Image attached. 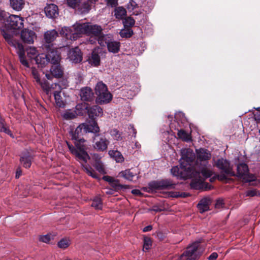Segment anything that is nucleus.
Wrapping results in <instances>:
<instances>
[{"label": "nucleus", "instance_id": "obj_13", "mask_svg": "<svg viewBox=\"0 0 260 260\" xmlns=\"http://www.w3.org/2000/svg\"><path fill=\"white\" fill-rule=\"evenodd\" d=\"M23 18L19 16L11 15L8 18L7 22L10 28L14 29H19L23 27Z\"/></svg>", "mask_w": 260, "mask_h": 260}, {"label": "nucleus", "instance_id": "obj_26", "mask_svg": "<svg viewBox=\"0 0 260 260\" xmlns=\"http://www.w3.org/2000/svg\"><path fill=\"white\" fill-rule=\"evenodd\" d=\"M176 184L170 179H164L154 183V187L159 189H171L175 188Z\"/></svg>", "mask_w": 260, "mask_h": 260}, {"label": "nucleus", "instance_id": "obj_3", "mask_svg": "<svg viewBox=\"0 0 260 260\" xmlns=\"http://www.w3.org/2000/svg\"><path fill=\"white\" fill-rule=\"evenodd\" d=\"M2 35L8 44L16 49L19 61L22 65L25 68H29V63L26 59L23 46L18 41L14 40L12 36L4 30L2 31Z\"/></svg>", "mask_w": 260, "mask_h": 260}, {"label": "nucleus", "instance_id": "obj_49", "mask_svg": "<svg viewBox=\"0 0 260 260\" xmlns=\"http://www.w3.org/2000/svg\"><path fill=\"white\" fill-rule=\"evenodd\" d=\"M152 244L151 239L148 237H145L144 239L143 249L146 250L150 249Z\"/></svg>", "mask_w": 260, "mask_h": 260}, {"label": "nucleus", "instance_id": "obj_25", "mask_svg": "<svg viewBox=\"0 0 260 260\" xmlns=\"http://www.w3.org/2000/svg\"><path fill=\"white\" fill-rule=\"evenodd\" d=\"M119 175L121 177L131 181H136L138 180L139 178V176H137V172L132 169H126L122 171L119 173Z\"/></svg>", "mask_w": 260, "mask_h": 260}, {"label": "nucleus", "instance_id": "obj_19", "mask_svg": "<svg viewBox=\"0 0 260 260\" xmlns=\"http://www.w3.org/2000/svg\"><path fill=\"white\" fill-rule=\"evenodd\" d=\"M36 37L35 32L31 30L24 29L21 32V38L25 43L32 44Z\"/></svg>", "mask_w": 260, "mask_h": 260}, {"label": "nucleus", "instance_id": "obj_61", "mask_svg": "<svg viewBox=\"0 0 260 260\" xmlns=\"http://www.w3.org/2000/svg\"><path fill=\"white\" fill-rule=\"evenodd\" d=\"M5 127V121L4 119L0 116V131Z\"/></svg>", "mask_w": 260, "mask_h": 260}, {"label": "nucleus", "instance_id": "obj_15", "mask_svg": "<svg viewBox=\"0 0 260 260\" xmlns=\"http://www.w3.org/2000/svg\"><path fill=\"white\" fill-rule=\"evenodd\" d=\"M216 167L221 171L226 174L230 175L231 176H234L235 174L232 171V169L230 166V164L229 161L223 158L219 159L217 160L216 163Z\"/></svg>", "mask_w": 260, "mask_h": 260}, {"label": "nucleus", "instance_id": "obj_29", "mask_svg": "<svg viewBox=\"0 0 260 260\" xmlns=\"http://www.w3.org/2000/svg\"><path fill=\"white\" fill-rule=\"evenodd\" d=\"M90 10V5L88 0H80L76 10L81 14H84L88 13Z\"/></svg>", "mask_w": 260, "mask_h": 260}, {"label": "nucleus", "instance_id": "obj_1", "mask_svg": "<svg viewBox=\"0 0 260 260\" xmlns=\"http://www.w3.org/2000/svg\"><path fill=\"white\" fill-rule=\"evenodd\" d=\"M76 145L77 146V148L68 144V147L70 151L76 156L77 159L82 164L84 170L88 175L94 178H97L98 175L95 171L89 165H83V163L86 164L87 160L90 158L88 154L83 148L77 147V144H76Z\"/></svg>", "mask_w": 260, "mask_h": 260}, {"label": "nucleus", "instance_id": "obj_9", "mask_svg": "<svg viewBox=\"0 0 260 260\" xmlns=\"http://www.w3.org/2000/svg\"><path fill=\"white\" fill-rule=\"evenodd\" d=\"M196 154L197 158L196 163L198 164L199 166L197 169L199 168V167L205 166V168H207L208 161L211 157L210 152L206 149L200 148L196 149Z\"/></svg>", "mask_w": 260, "mask_h": 260}, {"label": "nucleus", "instance_id": "obj_2", "mask_svg": "<svg viewBox=\"0 0 260 260\" xmlns=\"http://www.w3.org/2000/svg\"><path fill=\"white\" fill-rule=\"evenodd\" d=\"M193 174L198 173L199 175H195L191 177H188V178H191L192 181L190 186L192 188L195 189H200L204 187V180L211 177L212 175V171L204 167H199L197 170H192Z\"/></svg>", "mask_w": 260, "mask_h": 260}, {"label": "nucleus", "instance_id": "obj_55", "mask_svg": "<svg viewBox=\"0 0 260 260\" xmlns=\"http://www.w3.org/2000/svg\"><path fill=\"white\" fill-rule=\"evenodd\" d=\"M107 5L111 7H115L117 5V0H106Z\"/></svg>", "mask_w": 260, "mask_h": 260}, {"label": "nucleus", "instance_id": "obj_53", "mask_svg": "<svg viewBox=\"0 0 260 260\" xmlns=\"http://www.w3.org/2000/svg\"><path fill=\"white\" fill-rule=\"evenodd\" d=\"M7 18V15L5 11L0 10V23L4 24Z\"/></svg>", "mask_w": 260, "mask_h": 260}, {"label": "nucleus", "instance_id": "obj_60", "mask_svg": "<svg viewBox=\"0 0 260 260\" xmlns=\"http://www.w3.org/2000/svg\"><path fill=\"white\" fill-rule=\"evenodd\" d=\"M129 130H131L133 132V136L134 138L136 137L137 131L136 129L134 128L133 125H130Z\"/></svg>", "mask_w": 260, "mask_h": 260}, {"label": "nucleus", "instance_id": "obj_4", "mask_svg": "<svg viewBox=\"0 0 260 260\" xmlns=\"http://www.w3.org/2000/svg\"><path fill=\"white\" fill-rule=\"evenodd\" d=\"M181 157L180 159L181 167L189 169L197 170L198 164L195 161L196 156L193 150L190 148H184L181 150Z\"/></svg>", "mask_w": 260, "mask_h": 260}, {"label": "nucleus", "instance_id": "obj_39", "mask_svg": "<svg viewBox=\"0 0 260 260\" xmlns=\"http://www.w3.org/2000/svg\"><path fill=\"white\" fill-rule=\"evenodd\" d=\"M126 14V11L124 8L119 7L115 9L114 15L117 19H122Z\"/></svg>", "mask_w": 260, "mask_h": 260}, {"label": "nucleus", "instance_id": "obj_62", "mask_svg": "<svg viewBox=\"0 0 260 260\" xmlns=\"http://www.w3.org/2000/svg\"><path fill=\"white\" fill-rule=\"evenodd\" d=\"M152 229V226L150 225L145 226L143 229V231L144 232H147L150 231Z\"/></svg>", "mask_w": 260, "mask_h": 260}, {"label": "nucleus", "instance_id": "obj_34", "mask_svg": "<svg viewBox=\"0 0 260 260\" xmlns=\"http://www.w3.org/2000/svg\"><path fill=\"white\" fill-rule=\"evenodd\" d=\"M53 95L56 106L59 108H63L65 103L61 96V91H54Z\"/></svg>", "mask_w": 260, "mask_h": 260}, {"label": "nucleus", "instance_id": "obj_32", "mask_svg": "<svg viewBox=\"0 0 260 260\" xmlns=\"http://www.w3.org/2000/svg\"><path fill=\"white\" fill-rule=\"evenodd\" d=\"M35 61L36 63L41 68L45 67L49 62L47 55L44 53L38 55L35 58Z\"/></svg>", "mask_w": 260, "mask_h": 260}, {"label": "nucleus", "instance_id": "obj_7", "mask_svg": "<svg viewBox=\"0 0 260 260\" xmlns=\"http://www.w3.org/2000/svg\"><path fill=\"white\" fill-rule=\"evenodd\" d=\"M171 173L174 176H176L178 178L186 179L188 177L199 175L198 173H194L193 174L192 169L189 168H184L180 166H174L171 169Z\"/></svg>", "mask_w": 260, "mask_h": 260}, {"label": "nucleus", "instance_id": "obj_24", "mask_svg": "<svg viewBox=\"0 0 260 260\" xmlns=\"http://www.w3.org/2000/svg\"><path fill=\"white\" fill-rule=\"evenodd\" d=\"M45 12L48 18H56L58 15V7L55 4H49L45 8Z\"/></svg>", "mask_w": 260, "mask_h": 260}, {"label": "nucleus", "instance_id": "obj_46", "mask_svg": "<svg viewBox=\"0 0 260 260\" xmlns=\"http://www.w3.org/2000/svg\"><path fill=\"white\" fill-rule=\"evenodd\" d=\"M123 23L125 27H132L135 25V21L132 17H128L123 20Z\"/></svg>", "mask_w": 260, "mask_h": 260}, {"label": "nucleus", "instance_id": "obj_63", "mask_svg": "<svg viewBox=\"0 0 260 260\" xmlns=\"http://www.w3.org/2000/svg\"><path fill=\"white\" fill-rule=\"evenodd\" d=\"M132 193L136 195H140L141 194L140 190L139 189H133L132 190Z\"/></svg>", "mask_w": 260, "mask_h": 260}, {"label": "nucleus", "instance_id": "obj_50", "mask_svg": "<svg viewBox=\"0 0 260 260\" xmlns=\"http://www.w3.org/2000/svg\"><path fill=\"white\" fill-rule=\"evenodd\" d=\"M133 34V31L131 29H126L122 30L120 32V36L122 37L129 38Z\"/></svg>", "mask_w": 260, "mask_h": 260}, {"label": "nucleus", "instance_id": "obj_22", "mask_svg": "<svg viewBox=\"0 0 260 260\" xmlns=\"http://www.w3.org/2000/svg\"><path fill=\"white\" fill-rule=\"evenodd\" d=\"M111 40V36L109 35H103L102 32V34L99 36L97 37L96 38H93V39H89V42L90 44H94L95 43L96 41H98V43L101 46H107L109 42Z\"/></svg>", "mask_w": 260, "mask_h": 260}, {"label": "nucleus", "instance_id": "obj_54", "mask_svg": "<svg viewBox=\"0 0 260 260\" xmlns=\"http://www.w3.org/2000/svg\"><path fill=\"white\" fill-rule=\"evenodd\" d=\"M95 168L96 170L101 173H105V169L104 166L101 162H98L95 165Z\"/></svg>", "mask_w": 260, "mask_h": 260}, {"label": "nucleus", "instance_id": "obj_31", "mask_svg": "<svg viewBox=\"0 0 260 260\" xmlns=\"http://www.w3.org/2000/svg\"><path fill=\"white\" fill-rule=\"evenodd\" d=\"M58 36V31L55 29H52L45 32L44 35V38L46 43H51L53 42Z\"/></svg>", "mask_w": 260, "mask_h": 260}, {"label": "nucleus", "instance_id": "obj_12", "mask_svg": "<svg viewBox=\"0 0 260 260\" xmlns=\"http://www.w3.org/2000/svg\"><path fill=\"white\" fill-rule=\"evenodd\" d=\"M83 107L88 117L92 120H94L96 117H101L103 115V109L98 105L90 106L87 104L84 103Z\"/></svg>", "mask_w": 260, "mask_h": 260}, {"label": "nucleus", "instance_id": "obj_30", "mask_svg": "<svg viewBox=\"0 0 260 260\" xmlns=\"http://www.w3.org/2000/svg\"><path fill=\"white\" fill-rule=\"evenodd\" d=\"M211 200L209 198H205L202 199L198 204V208L200 213H203L209 210Z\"/></svg>", "mask_w": 260, "mask_h": 260}, {"label": "nucleus", "instance_id": "obj_33", "mask_svg": "<svg viewBox=\"0 0 260 260\" xmlns=\"http://www.w3.org/2000/svg\"><path fill=\"white\" fill-rule=\"evenodd\" d=\"M108 154L117 162H122L124 161V157L121 153L117 150H110Z\"/></svg>", "mask_w": 260, "mask_h": 260}, {"label": "nucleus", "instance_id": "obj_41", "mask_svg": "<svg viewBox=\"0 0 260 260\" xmlns=\"http://www.w3.org/2000/svg\"><path fill=\"white\" fill-rule=\"evenodd\" d=\"M138 7V6L137 4L133 0H130L129 3L127 5V9L128 10V11L133 12V14L136 15H137L138 14V12L137 11H133Z\"/></svg>", "mask_w": 260, "mask_h": 260}, {"label": "nucleus", "instance_id": "obj_43", "mask_svg": "<svg viewBox=\"0 0 260 260\" xmlns=\"http://www.w3.org/2000/svg\"><path fill=\"white\" fill-rule=\"evenodd\" d=\"M62 116L66 120H71L76 117V114L72 110H68L64 111Z\"/></svg>", "mask_w": 260, "mask_h": 260}, {"label": "nucleus", "instance_id": "obj_40", "mask_svg": "<svg viewBox=\"0 0 260 260\" xmlns=\"http://www.w3.org/2000/svg\"><path fill=\"white\" fill-rule=\"evenodd\" d=\"M177 135L180 139L186 142H189L191 140L190 135L183 129L179 130Z\"/></svg>", "mask_w": 260, "mask_h": 260}, {"label": "nucleus", "instance_id": "obj_38", "mask_svg": "<svg viewBox=\"0 0 260 260\" xmlns=\"http://www.w3.org/2000/svg\"><path fill=\"white\" fill-rule=\"evenodd\" d=\"M89 62L95 67L98 66L100 64V57L95 51L92 52L91 56L89 58Z\"/></svg>", "mask_w": 260, "mask_h": 260}, {"label": "nucleus", "instance_id": "obj_14", "mask_svg": "<svg viewBox=\"0 0 260 260\" xmlns=\"http://www.w3.org/2000/svg\"><path fill=\"white\" fill-rule=\"evenodd\" d=\"M199 243L194 242L190 246L188 247L187 250L181 255V258L183 256L186 257L185 260H197L198 256L196 252L199 247Z\"/></svg>", "mask_w": 260, "mask_h": 260}, {"label": "nucleus", "instance_id": "obj_5", "mask_svg": "<svg viewBox=\"0 0 260 260\" xmlns=\"http://www.w3.org/2000/svg\"><path fill=\"white\" fill-rule=\"evenodd\" d=\"M80 36L82 34H86L90 36V39H93L102 34V28L100 25L92 24L90 23H79L77 27Z\"/></svg>", "mask_w": 260, "mask_h": 260}, {"label": "nucleus", "instance_id": "obj_11", "mask_svg": "<svg viewBox=\"0 0 260 260\" xmlns=\"http://www.w3.org/2000/svg\"><path fill=\"white\" fill-rule=\"evenodd\" d=\"M99 134H95L94 137L93 138V147L94 149L99 151H104L107 149L110 142L104 136H102L99 138Z\"/></svg>", "mask_w": 260, "mask_h": 260}, {"label": "nucleus", "instance_id": "obj_64", "mask_svg": "<svg viewBox=\"0 0 260 260\" xmlns=\"http://www.w3.org/2000/svg\"><path fill=\"white\" fill-rule=\"evenodd\" d=\"M184 113L179 112H178L177 113H176L175 117L176 119H177V117L178 116H180V117L181 116H184Z\"/></svg>", "mask_w": 260, "mask_h": 260}, {"label": "nucleus", "instance_id": "obj_27", "mask_svg": "<svg viewBox=\"0 0 260 260\" xmlns=\"http://www.w3.org/2000/svg\"><path fill=\"white\" fill-rule=\"evenodd\" d=\"M82 124H80L74 131L72 132V139L75 140L77 143H83L85 140L82 138L83 132V128Z\"/></svg>", "mask_w": 260, "mask_h": 260}, {"label": "nucleus", "instance_id": "obj_18", "mask_svg": "<svg viewBox=\"0 0 260 260\" xmlns=\"http://www.w3.org/2000/svg\"><path fill=\"white\" fill-rule=\"evenodd\" d=\"M49 61L53 64L59 63L60 60V52L58 48L50 49L46 54Z\"/></svg>", "mask_w": 260, "mask_h": 260}, {"label": "nucleus", "instance_id": "obj_48", "mask_svg": "<svg viewBox=\"0 0 260 260\" xmlns=\"http://www.w3.org/2000/svg\"><path fill=\"white\" fill-rule=\"evenodd\" d=\"M53 235L51 234H48L45 235H43L40 237L39 240L40 241L45 242L48 243L51 239H53Z\"/></svg>", "mask_w": 260, "mask_h": 260}, {"label": "nucleus", "instance_id": "obj_8", "mask_svg": "<svg viewBox=\"0 0 260 260\" xmlns=\"http://www.w3.org/2000/svg\"><path fill=\"white\" fill-rule=\"evenodd\" d=\"M237 176L242 179L245 182H251L255 180V176L249 173L248 166L245 163H241L237 166Z\"/></svg>", "mask_w": 260, "mask_h": 260}, {"label": "nucleus", "instance_id": "obj_56", "mask_svg": "<svg viewBox=\"0 0 260 260\" xmlns=\"http://www.w3.org/2000/svg\"><path fill=\"white\" fill-rule=\"evenodd\" d=\"M103 179L105 181L108 182L110 184H111L114 181V180H115V179L109 176H103Z\"/></svg>", "mask_w": 260, "mask_h": 260}, {"label": "nucleus", "instance_id": "obj_28", "mask_svg": "<svg viewBox=\"0 0 260 260\" xmlns=\"http://www.w3.org/2000/svg\"><path fill=\"white\" fill-rule=\"evenodd\" d=\"M32 157L27 151L22 153L20 155L21 164L25 168H29L31 165Z\"/></svg>", "mask_w": 260, "mask_h": 260}, {"label": "nucleus", "instance_id": "obj_17", "mask_svg": "<svg viewBox=\"0 0 260 260\" xmlns=\"http://www.w3.org/2000/svg\"><path fill=\"white\" fill-rule=\"evenodd\" d=\"M83 128V133L86 134L88 133H94L95 135L99 134L100 132V127L97 122L93 120L86 123H81Z\"/></svg>", "mask_w": 260, "mask_h": 260}, {"label": "nucleus", "instance_id": "obj_58", "mask_svg": "<svg viewBox=\"0 0 260 260\" xmlns=\"http://www.w3.org/2000/svg\"><path fill=\"white\" fill-rule=\"evenodd\" d=\"M256 195V191L255 190H249L246 192L247 197H254Z\"/></svg>", "mask_w": 260, "mask_h": 260}, {"label": "nucleus", "instance_id": "obj_35", "mask_svg": "<svg viewBox=\"0 0 260 260\" xmlns=\"http://www.w3.org/2000/svg\"><path fill=\"white\" fill-rule=\"evenodd\" d=\"M107 48L109 52L115 53L119 51L120 43L115 41H110L107 45Z\"/></svg>", "mask_w": 260, "mask_h": 260}, {"label": "nucleus", "instance_id": "obj_42", "mask_svg": "<svg viewBox=\"0 0 260 260\" xmlns=\"http://www.w3.org/2000/svg\"><path fill=\"white\" fill-rule=\"evenodd\" d=\"M110 135L115 140L121 141L122 139V133L116 129L111 130Z\"/></svg>", "mask_w": 260, "mask_h": 260}, {"label": "nucleus", "instance_id": "obj_36", "mask_svg": "<svg viewBox=\"0 0 260 260\" xmlns=\"http://www.w3.org/2000/svg\"><path fill=\"white\" fill-rule=\"evenodd\" d=\"M11 7L15 10L19 11L24 5V0H10Z\"/></svg>", "mask_w": 260, "mask_h": 260}, {"label": "nucleus", "instance_id": "obj_21", "mask_svg": "<svg viewBox=\"0 0 260 260\" xmlns=\"http://www.w3.org/2000/svg\"><path fill=\"white\" fill-rule=\"evenodd\" d=\"M51 74H46V77L48 80H51L52 77L56 78H61L63 75V71L60 64H53L50 68Z\"/></svg>", "mask_w": 260, "mask_h": 260}, {"label": "nucleus", "instance_id": "obj_51", "mask_svg": "<svg viewBox=\"0 0 260 260\" xmlns=\"http://www.w3.org/2000/svg\"><path fill=\"white\" fill-rule=\"evenodd\" d=\"M110 185L114 188L115 190H119L123 188V186L120 184L119 181L118 179L114 180Z\"/></svg>", "mask_w": 260, "mask_h": 260}, {"label": "nucleus", "instance_id": "obj_6", "mask_svg": "<svg viewBox=\"0 0 260 260\" xmlns=\"http://www.w3.org/2000/svg\"><path fill=\"white\" fill-rule=\"evenodd\" d=\"M95 92L97 95L96 102L98 104H107L112 99V95L108 91L106 85L102 82L96 84Z\"/></svg>", "mask_w": 260, "mask_h": 260}, {"label": "nucleus", "instance_id": "obj_23", "mask_svg": "<svg viewBox=\"0 0 260 260\" xmlns=\"http://www.w3.org/2000/svg\"><path fill=\"white\" fill-rule=\"evenodd\" d=\"M69 57L73 63H78L81 61L82 57L79 48L76 47L71 49L69 53Z\"/></svg>", "mask_w": 260, "mask_h": 260}, {"label": "nucleus", "instance_id": "obj_45", "mask_svg": "<svg viewBox=\"0 0 260 260\" xmlns=\"http://www.w3.org/2000/svg\"><path fill=\"white\" fill-rule=\"evenodd\" d=\"M91 206L96 209H101L102 208V203L101 198L99 197L95 198L92 201Z\"/></svg>", "mask_w": 260, "mask_h": 260}, {"label": "nucleus", "instance_id": "obj_20", "mask_svg": "<svg viewBox=\"0 0 260 260\" xmlns=\"http://www.w3.org/2000/svg\"><path fill=\"white\" fill-rule=\"evenodd\" d=\"M80 96L83 101L91 102L94 99V93L90 87L82 88L80 90Z\"/></svg>", "mask_w": 260, "mask_h": 260}, {"label": "nucleus", "instance_id": "obj_47", "mask_svg": "<svg viewBox=\"0 0 260 260\" xmlns=\"http://www.w3.org/2000/svg\"><path fill=\"white\" fill-rule=\"evenodd\" d=\"M69 245L70 240L67 239H62L58 242V246L60 248H66Z\"/></svg>", "mask_w": 260, "mask_h": 260}, {"label": "nucleus", "instance_id": "obj_52", "mask_svg": "<svg viewBox=\"0 0 260 260\" xmlns=\"http://www.w3.org/2000/svg\"><path fill=\"white\" fill-rule=\"evenodd\" d=\"M67 2L70 7L76 10L80 0H67Z\"/></svg>", "mask_w": 260, "mask_h": 260}, {"label": "nucleus", "instance_id": "obj_16", "mask_svg": "<svg viewBox=\"0 0 260 260\" xmlns=\"http://www.w3.org/2000/svg\"><path fill=\"white\" fill-rule=\"evenodd\" d=\"M41 87L47 95H51L52 92L54 93V91H61L62 89L58 84L53 83L50 85L45 80L41 84Z\"/></svg>", "mask_w": 260, "mask_h": 260}, {"label": "nucleus", "instance_id": "obj_44", "mask_svg": "<svg viewBox=\"0 0 260 260\" xmlns=\"http://www.w3.org/2000/svg\"><path fill=\"white\" fill-rule=\"evenodd\" d=\"M31 74L36 82L41 86L45 80H41L39 73L36 68H32L31 69Z\"/></svg>", "mask_w": 260, "mask_h": 260}, {"label": "nucleus", "instance_id": "obj_59", "mask_svg": "<svg viewBox=\"0 0 260 260\" xmlns=\"http://www.w3.org/2000/svg\"><path fill=\"white\" fill-rule=\"evenodd\" d=\"M218 257V254L216 252H213L208 257L209 260H215Z\"/></svg>", "mask_w": 260, "mask_h": 260}, {"label": "nucleus", "instance_id": "obj_37", "mask_svg": "<svg viewBox=\"0 0 260 260\" xmlns=\"http://www.w3.org/2000/svg\"><path fill=\"white\" fill-rule=\"evenodd\" d=\"M26 52L27 56L29 59H35L38 56V51L36 48L34 46H30L26 48L24 52Z\"/></svg>", "mask_w": 260, "mask_h": 260}, {"label": "nucleus", "instance_id": "obj_10", "mask_svg": "<svg viewBox=\"0 0 260 260\" xmlns=\"http://www.w3.org/2000/svg\"><path fill=\"white\" fill-rule=\"evenodd\" d=\"M79 23L75 24L73 28L68 27H63L59 30L61 36L64 37L67 39L71 40H76L78 38L80 37V34L78 31L77 27Z\"/></svg>", "mask_w": 260, "mask_h": 260}, {"label": "nucleus", "instance_id": "obj_57", "mask_svg": "<svg viewBox=\"0 0 260 260\" xmlns=\"http://www.w3.org/2000/svg\"><path fill=\"white\" fill-rule=\"evenodd\" d=\"M0 131L2 132H4L6 134L9 135L10 137L14 138V136H13L11 131L9 128L6 127V126L5 127H4L3 129H1V130Z\"/></svg>", "mask_w": 260, "mask_h": 260}]
</instances>
